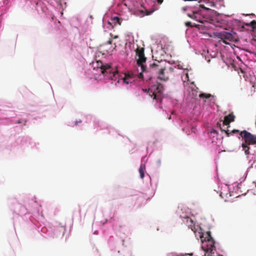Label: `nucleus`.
Wrapping results in <instances>:
<instances>
[{"mask_svg": "<svg viewBox=\"0 0 256 256\" xmlns=\"http://www.w3.org/2000/svg\"><path fill=\"white\" fill-rule=\"evenodd\" d=\"M160 62L157 61L150 64L148 68H146V71L144 72H150L152 74H158V78L160 80L164 81H166L169 78L168 71L166 72V75L163 76V74L165 72V68H162L160 66Z\"/></svg>", "mask_w": 256, "mask_h": 256, "instance_id": "nucleus-1", "label": "nucleus"}, {"mask_svg": "<svg viewBox=\"0 0 256 256\" xmlns=\"http://www.w3.org/2000/svg\"><path fill=\"white\" fill-rule=\"evenodd\" d=\"M240 134L245 140V142L242 144V150L246 154H248L250 148L248 146L256 144V135L252 134L246 130L241 132Z\"/></svg>", "mask_w": 256, "mask_h": 256, "instance_id": "nucleus-2", "label": "nucleus"}, {"mask_svg": "<svg viewBox=\"0 0 256 256\" xmlns=\"http://www.w3.org/2000/svg\"><path fill=\"white\" fill-rule=\"evenodd\" d=\"M164 90L163 86L162 84L158 83L156 85L152 86L150 88L146 90L144 89L143 90L147 93L154 100H158L161 98V94Z\"/></svg>", "mask_w": 256, "mask_h": 256, "instance_id": "nucleus-3", "label": "nucleus"}, {"mask_svg": "<svg viewBox=\"0 0 256 256\" xmlns=\"http://www.w3.org/2000/svg\"><path fill=\"white\" fill-rule=\"evenodd\" d=\"M202 248H205V250L207 252H210V254L214 253L215 242L210 232L206 233V236L204 239V242L202 240Z\"/></svg>", "mask_w": 256, "mask_h": 256, "instance_id": "nucleus-4", "label": "nucleus"}, {"mask_svg": "<svg viewBox=\"0 0 256 256\" xmlns=\"http://www.w3.org/2000/svg\"><path fill=\"white\" fill-rule=\"evenodd\" d=\"M144 48H138L136 50V55L138 56L137 64L138 66H141L142 72L146 71V67L144 65V63L146 62V60L144 56Z\"/></svg>", "mask_w": 256, "mask_h": 256, "instance_id": "nucleus-5", "label": "nucleus"}, {"mask_svg": "<svg viewBox=\"0 0 256 256\" xmlns=\"http://www.w3.org/2000/svg\"><path fill=\"white\" fill-rule=\"evenodd\" d=\"M216 36L220 39L226 44H228V42H234L235 40L234 34L226 31L217 32Z\"/></svg>", "mask_w": 256, "mask_h": 256, "instance_id": "nucleus-6", "label": "nucleus"}, {"mask_svg": "<svg viewBox=\"0 0 256 256\" xmlns=\"http://www.w3.org/2000/svg\"><path fill=\"white\" fill-rule=\"evenodd\" d=\"M96 64V66L100 69L102 74H106L108 73H111L112 69L110 65L108 64L104 65L101 61H97Z\"/></svg>", "mask_w": 256, "mask_h": 256, "instance_id": "nucleus-7", "label": "nucleus"}, {"mask_svg": "<svg viewBox=\"0 0 256 256\" xmlns=\"http://www.w3.org/2000/svg\"><path fill=\"white\" fill-rule=\"evenodd\" d=\"M141 6L143 9L137 10L136 14L140 16H144V15H150L153 12V10H148L144 6V4H141Z\"/></svg>", "mask_w": 256, "mask_h": 256, "instance_id": "nucleus-8", "label": "nucleus"}, {"mask_svg": "<svg viewBox=\"0 0 256 256\" xmlns=\"http://www.w3.org/2000/svg\"><path fill=\"white\" fill-rule=\"evenodd\" d=\"M235 116L232 114H230L228 116H225L223 121V124L224 126H228L230 122L234 120Z\"/></svg>", "mask_w": 256, "mask_h": 256, "instance_id": "nucleus-9", "label": "nucleus"}, {"mask_svg": "<svg viewBox=\"0 0 256 256\" xmlns=\"http://www.w3.org/2000/svg\"><path fill=\"white\" fill-rule=\"evenodd\" d=\"M146 170L145 165L144 164H141L140 167L139 168V173L140 174V177L141 178L143 179L144 176V171Z\"/></svg>", "mask_w": 256, "mask_h": 256, "instance_id": "nucleus-10", "label": "nucleus"}, {"mask_svg": "<svg viewBox=\"0 0 256 256\" xmlns=\"http://www.w3.org/2000/svg\"><path fill=\"white\" fill-rule=\"evenodd\" d=\"M124 82L128 84L132 82V78L130 75L124 74V78H122Z\"/></svg>", "mask_w": 256, "mask_h": 256, "instance_id": "nucleus-11", "label": "nucleus"}, {"mask_svg": "<svg viewBox=\"0 0 256 256\" xmlns=\"http://www.w3.org/2000/svg\"><path fill=\"white\" fill-rule=\"evenodd\" d=\"M214 25L218 28H224V21L216 20L214 22Z\"/></svg>", "mask_w": 256, "mask_h": 256, "instance_id": "nucleus-12", "label": "nucleus"}, {"mask_svg": "<svg viewBox=\"0 0 256 256\" xmlns=\"http://www.w3.org/2000/svg\"><path fill=\"white\" fill-rule=\"evenodd\" d=\"M222 130V131H224V132L226 133V136H230L232 134H235V133H238L239 132V130H232L231 132H229V130H228L227 128L226 130Z\"/></svg>", "mask_w": 256, "mask_h": 256, "instance_id": "nucleus-13", "label": "nucleus"}, {"mask_svg": "<svg viewBox=\"0 0 256 256\" xmlns=\"http://www.w3.org/2000/svg\"><path fill=\"white\" fill-rule=\"evenodd\" d=\"M112 21L116 24H118L119 25L121 24L122 20L118 16H114L112 18Z\"/></svg>", "mask_w": 256, "mask_h": 256, "instance_id": "nucleus-14", "label": "nucleus"}, {"mask_svg": "<svg viewBox=\"0 0 256 256\" xmlns=\"http://www.w3.org/2000/svg\"><path fill=\"white\" fill-rule=\"evenodd\" d=\"M246 26H250L252 31H254L256 29V21L252 20L250 24H246Z\"/></svg>", "mask_w": 256, "mask_h": 256, "instance_id": "nucleus-15", "label": "nucleus"}, {"mask_svg": "<svg viewBox=\"0 0 256 256\" xmlns=\"http://www.w3.org/2000/svg\"><path fill=\"white\" fill-rule=\"evenodd\" d=\"M132 0H124L123 3L124 5L128 7V8H132L130 3L132 2Z\"/></svg>", "mask_w": 256, "mask_h": 256, "instance_id": "nucleus-16", "label": "nucleus"}, {"mask_svg": "<svg viewBox=\"0 0 256 256\" xmlns=\"http://www.w3.org/2000/svg\"><path fill=\"white\" fill-rule=\"evenodd\" d=\"M212 96L210 94H205V93L200 94L199 95L200 98H210Z\"/></svg>", "mask_w": 256, "mask_h": 256, "instance_id": "nucleus-17", "label": "nucleus"}, {"mask_svg": "<svg viewBox=\"0 0 256 256\" xmlns=\"http://www.w3.org/2000/svg\"><path fill=\"white\" fill-rule=\"evenodd\" d=\"M196 14H197V12H194L192 14H188V17L192 18L193 20H196Z\"/></svg>", "mask_w": 256, "mask_h": 256, "instance_id": "nucleus-18", "label": "nucleus"}, {"mask_svg": "<svg viewBox=\"0 0 256 256\" xmlns=\"http://www.w3.org/2000/svg\"><path fill=\"white\" fill-rule=\"evenodd\" d=\"M168 71V74L170 76V73L172 72L173 71V70L172 68H169L168 70H166L165 68V72L163 74V76H166V72Z\"/></svg>", "mask_w": 256, "mask_h": 256, "instance_id": "nucleus-19", "label": "nucleus"}, {"mask_svg": "<svg viewBox=\"0 0 256 256\" xmlns=\"http://www.w3.org/2000/svg\"><path fill=\"white\" fill-rule=\"evenodd\" d=\"M185 24L186 26L188 27H192L194 26V25L192 24V23L190 22H187L185 23Z\"/></svg>", "mask_w": 256, "mask_h": 256, "instance_id": "nucleus-20", "label": "nucleus"}, {"mask_svg": "<svg viewBox=\"0 0 256 256\" xmlns=\"http://www.w3.org/2000/svg\"><path fill=\"white\" fill-rule=\"evenodd\" d=\"M118 76V74L117 72H112V76L114 78H116Z\"/></svg>", "mask_w": 256, "mask_h": 256, "instance_id": "nucleus-21", "label": "nucleus"}, {"mask_svg": "<svg viewBox=\"0 0 256 256\" xmlns=\"http://www.w3.org/2000/svg\"><path fill=\"white\" fill-rule=\"evenodd\" d=\"M23 122H24V124H26V120H22V121H21L20 120H18L17 121V123H18V124H21V123H22Z\"/></svg>", "mask_w": 256, "mask_h": 256, "instance_id": "nucleus-22", "label": "nucleus"}, {"mask_svg": "<svg viewBox=\"0 0 256 256\" xmlns=\"http://www.w3.org/2000/svg\"><path fill=\"white\" fill-rule=\"evenodd\" d=\"M106 44H112V40H108L107 42H106Z\"/></svg>", "mask_w": 256, "mask_h": 256, "instance_id": "nucleus-23", "label": "nucleus"}, {"mask_svg": "<svg viewBox=\"0 0 256 256\" xmlns=\"http://www.w3.org/2000/svg\"><path fill=\"white\" fill-rule=\"evenodd\" d=\"M163 2V0H158V4H161Z\"/></svg>", "mask_w": 256, "mask_h": 256, "instance_id": "nucleus-24", "label": "nucleus"}, {"mask_svg": "<svg viewBox=\"0 0 256 256\" xmlns=\"http://www.w3.org/2000/svg\"><path fill=\"white\" fill-rule=\"evenodd\" d=\"M118 36H114L112 37V38L114 39H116V38H118Z\"/></svg>", "mask_w": 256, "mask_h": 256, "instance_id": "nucleus-25", "label": "nucleus"}, {"mask_svg": "<svg viewBox=\"0 0 256 256\" xmlns=\"http://www.w3.org/2000/svg\"><path fill=\"white\" fill-rule=\"evenodd\" d=\"M112 80H116V79H114V78L112 76H110Z\"/></svg>", "mask_w": 256, "mask_h": 256, "instance_id": "nucleus-26", "label": "nucleus"}, {"mask_svg": "<svg viewBox=\"0 0 256 256\" xmlns=\"http://www.w3.org/2000/svg\"><path fill=\"white\" fill-rule=\"evenodd\" d=\"M200 7L204 8V6H202V5H199Z\"/></svg>", "mask_w": 256, "mask_h": 256, "instance_id": "nucleus-27", "label": "nucleus"}, {"mask_svg": "<svg viewBox=\"0 0 256 256\" xmlns=\"http://www.w3.org/2000/svg\"><path fill=\"white\" fill-rule=\"evenodd\" d=\"M75 122H76V125L78 122L77 121H76Z\"/></svg>", "mask_w": 256, "mask_h": 256, "instance_id": "nucleus-28", "label": "nucleus"}, {"mask_svg": "<svg viewBox=\"0 0 256 256\" xmlns=\"http://www.w3.org/2000/svg\"><path fill=\"white\" fill-rule=\"evenodd\" d=\"M208 256H210L209 254L208 255Z\"/></svg>", "mask_w": 256, "mask_h": 256, "instance_id": "nucleus-29", "label": "nucleus"}]
</instances>
